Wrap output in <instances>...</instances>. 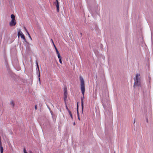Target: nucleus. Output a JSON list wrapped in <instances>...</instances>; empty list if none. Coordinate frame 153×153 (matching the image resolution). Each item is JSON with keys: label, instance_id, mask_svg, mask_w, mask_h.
Listing matches in <instances>:
<instances>
[{"label": "nucleus", "instance_id": "obj_1", "mask_svg": "<svg viewBox=\"0 0 153 153\" xmlns=\"http://www.w3.org/2000/svg\"><path fill=\"white\" fill-rule=\"evenodd\" d=\"M79 79L80 82V87L81 91L83 95V97H82L81 98V106L82 111L83 110V108L84 107L83 100L84 99V94L85 91V82L84 80L83 79V78L81 76H80L79 77Z\"/></svg>", "mask_w": 153, "mask_h": 153}, {"label": "nucleus", "instance_id": "obj_2", "mask_svg": "<svg viewBox=\"0 0 153 153\" xmlns=\"http://www.w3.org/2000/svg\"><path fill=\"white\" fill-rule=\"evenodd\" d=\"M102 105L106 112L107 110L111 111L109 101L107 99L104 98L102 100Z\"/></svg>", "mask_w": 153, "mask_h": 153}, {"label": "nucleus", "instance_id": "obj_3", "mask_svg": "<svg viewBox=\"0 0 153 153\" xmlns=\"http://www.w3.org/2000/svg\"><path fill=\"white\" fill-rule=\"evenodd\" d=\"M140 74H136L135 77L134 79V83L133 87L134 88H135L136 87H141L140 79Z\"/></svg>", "mask_w": 153, "mask_h": 153}, {"label": "nucleus", "instance_id": "obj_4", "mask_svg": "<svg viewBox=\"0 0 153 153\" xmlns=\"http://www.w3.org/2000/svg\"><path fill=\"white\" fill-rule=\"evenodd\" d=\"M16 20H11L9 23V25L10 27L15 26L16 24Z\"/></svg>", "mask_w": 153, "mask_h": 153}, {"label": "nucleus", "instance_id": "obj_5", "mask_svg": "<svg viewBox=\"0 0 153 153\" xmlns=\"http://www.w3.org/2000/svg\"><path fill=\"white\" fill-rule=\"evenodd\" d=\"M20 32L21 33V34L20 36H21V38L23 39L24 40V41H25V42H26V39H25V37L24 35L22 33V32L20 30H19V32H18V37L19 36V33Z\"/></svg>", "mask_w": 153, "mask_h": 153}, {"label": "nucleus", "instance_id": "obj_6", "mask_svg": "<svg viewBox=\"0 0 153 153\" xmlns=\"http://www.w3.org/2000/svg\"><path fill=\"white\" fill-rule=\"evenodd\" d=\"M56 2H54V4H55V6L56 7L57 11L58 12H59V2L58 1H56Z\"/></svg>", "mask_w": 153, "mask_h": 153}, {"label": "nucleus", "instance_id": "obj_7", "mask_svg": "<svg viewBox=\"0 0 153 153\" xmlns=\"http://www.w3.org/2000/svg\"><path fill=\"white\" fill-rule=\"evenodd\" d=\"M36 63L37 67V68H38V70H39V81L40 82V78H39V76H40L39 70V66H38V62H37V61H36Z\"/></svg>", "mask_w": 153, "mask_h": 153}, {"label": "nucleus", "instance_id": "obj_8", "mask_svg": "<svg viewBox=\"0 0 153 153\" xmlns=\"http://www.w3.org/2000/svg\"><path fill=\"white\" fill-rule=\"evenodd\" d=\"M10 104L12 106V108H13L14 107L15 103L13 100H12L10 101Z\"/></svg>", "mask_w": 153, "mask_h": 153}, {"label": "nucleus", "instance_id": "obj_9", "mask_svg": "<svg viewBox=\"0 0 153 153\" xmlns=\"http://www.w3.org/2000/svg\"><path fill=\"white\" fill-rule=\"evenodd\" d=\"M24 29H25V30L26 31L27 33V34L29 37L30 38V39H31V40H32V38H31V37L28 32V31L27 30L26 28V27H24Z\"/></svg>", "mask_w": 153, "mask_h": 153}, {"label": "nucleus", "instance_id": "obj_10", "mask_svg": "<svg viewBox=\"0 0 153 153\" xmlns=\"http://www.w3.org/2000/svg\"><path fill=\"white\" fill-rule=\"evenodd\" d=\"M67 95H64V101L66 103V102L67 101Z\"/></svg>", "mask_w": 153, "mask_h": 153}, {"label": "nucleus", "instance_id": "obj_11", "mask_svg": "<svg viewBox=\"0 0 153 153\" xmlns=\"http://www.w3.org/2000/svg\"><path fill=\"white\" fill-rule=\"evenodd\" d=\"M64 95H67V90L66 88H65L64 89Z\"/></svg>", "mask_w": 153, "mask_h": 153}, {"label": "nucleus", "instance_id": "obj_12", "mask_svg": "<svg viewBox=\"0 0 153 153\" xmlns=\"http://www.w3.org/2000/svg\"><path fill=\"white\" fill-rule=\"evenodd\" d=\"M11 18L12 19V20H15V15L14 14L11 15Z\"/></svg>", "mask_w": 153, "mask_h": 153}, {"label": "nucleus", "instance_id": "obj_13", "mask_svg": "<svg viewBox=\"0 0 153 153\" xmlns=\"http://www.w3.org/2000/svg\"><path fill=\"white\" fill-rule=\"evenodd\" d=\"M66 109H67V110H68V112H69V115H72L71 113V111L69 110V109H68V108L67 106H66Z\"/></svg>", "mask_w": 153, "mask_h": 153}, {"label": "nucleus", "instance_id": "obj_14", "mask_svg": "<svg viewBox=\"0 0 153 153\" xmlns=\"http://www.w3.org/2000/svg\"><path fill=\"white\" fill-rule=\"evenodd\" d=\"M57 54L58 55V57L59 59H60L62 58L59 53V54Z\"/></svg>", "mask_w": 153, "mask_h": 153}, {"label": "nucleus", "instance_id": "obj_15", "mask_svg": "<svg viewBox=\"0 0 153 153\" xmlns=\"http://www.w3.org/2000/svg\"><path fill=\"white\" fill-rule=\"evenodd\" d=\"M51 41H52V43H53V45H54V47H55V50H56V49H57V48H56V46H55V45H54V42H53V40L52 39H51Z\"/></svg>", "mask_w": 153, "mask_h": 153}, {"label": "nucleus", "instance_id": "obj_16", "mask_svg": "<svg viewBox=\"0 0 153 153\" xmlns=\"http://www.w3.org/2000/svg\"><path fill=\"white\" fill-rule=\"evenodd\" d=\"M78 109V105H77V115H79Z\"/></svg>", "mask_w": 153, "mask_h": 153}, {"label": "nucleus", "instance_id": "obj_17", "mask_svg": "<svg viewBox=\"0 0 153 153\" xmlns=\"http://www.w3.org/2000/svg\"><path fill=\"white\" fill-rule=\"evenodd\" d=\"M24 153H27V152L26 151V149L25 148H24Z\"/></svg>", "mask_w": 153, "mask_h": 153}, {"label": "nucleus", "instance_id": "obj_18", "mask_svg": "<svg viewBox=\"0 0 153 153\" xmlns=\"http://www.w3.org/2000/svg\"><path fill=\"white\" fill-rule=\"evenodd\" d=\"M59 61L60 63L62 64V61L61 60V59H59Z\"/></svg>", "mask_w": 153, "mask_h": 153}, {"label": "nucleus", "instance_id": "obj_19", "mask_svg": "<svg viewBox=\"0 0 153 153\" xmlns=\"http://www.w3.org/2000/svg\"><path fill=\"white\" fill-rule=\"evenodd\" d=\"M56 51L57 54H59V52L58 51L57 49H56Z\"/></svg>", "mask_w": 153, "mask_h": 153}, {"label": "nucleus", "instance_id": "obj_20", "mask_svg": "<svg viewBox=\"0 0 153 153\" xmlns=\"http://www.w3.org/2000/svg\"><path fill=\"white\" fill-rule=\"evenodd\" d=\"M52 118L53 119L54 118H55V119L56 118V115H52Z\"/></svg>", "mask_w": 153, "mask_h": 153}, {"label": "nucleus", "instance_id": "obj_21", "mask_svg": "<svg viewBox=\"0 0 153 153\" xmlns=\"http://www.w3.org/2000/svg\"><path fill=\"white\" fill-rule=\"evenodd\" d=\"M77 117H78V119L79 120H80V118L79 117V115H77Z\"/></svg>", "mask_w": 153, "mask_h": 153}, {"label": "nucleus", "instance_id": "obj_22", "mask_svg": "<svg viewBox=\"0 0 153 153\" xmlns=\"http://www.w3.org/2000/svg\"><path fill=\"white\" fill-rule=\"evenodd\" d=\"M35 110H36L37 109V107L36 105L35 106Z\"/></svg>", "mask_w": 153, "mask_h": 153}, {"label": "nucleus", "instance_id": "obj_23", "mask_svg": "<svg viewBox=\"0 0 153 153\" xmlns=\"http://www.w3.org/2000/svg\"><path fill=\"white\" fill-rule=\"evenodd\" d=\"M146 122L147 123H148V120L147 118H146Z\"/></svg>", "mask_w": 153, "mask_h": 153}, {"label": "nucleus", "instance_id": "obj_24", "mask_svg": "<svg viewBox=\"0 0 153 153\" xmlns=\"http://www.w3.org/2000/svg\"><path fill=\"white\" fill-rule=\"evenodd\" d=\"M71 118L72 119L73 118V115H70Z\"/></svg>", "mask_w": 153, "mask_h": 153}, {"label": "nucleus", "instance_id": "obj_25", "mask_svg": "<svg viewBox=\"0 0 153 153\" xmlns=\"http://www.w3.org/2000/svg\"><path fill=\"white\" fill-rule=\"evenodd\" d=\"M29 153H33L31 151H30Z\"/></svg>", "mask_w": 153, "mask_h": 153}, {"label": "nucleus", "instance_id": "obj_26", "mask_svg": "<svg viewBox=\"0 0 153 153\" xmlns=\"http://www.w3.org/2000/svg\"><path fill=\"white\" fill-rule=\"evenodd\" d=\"M75 122H74V125H75Z\"/></svg>", "mask_w": 153, "mask_h": 153}, {"label": "nucleus", "instance_id": "obj_27", "mask_svg": "<svg viewBox=\"0 0 153 153\" xmlns=\"http://www.w3.org/2000/svg\"><path fill=\"white\" fill-rule=\"evenodd\" d=\"M21 33L20 32V33H19V35H21Z\"/></svg>", "mask_w": 153, "mask_h": 153}, {"label": "nucleus", "instance_id": "obj_28", "mask_svg": "<svg viewBox=\"0 0 153 153\" xmlns=\"http://www.w3.org/2000/svg\"><path fill=\"white\" fill-rule=\"evenodd\" d=\"M135 123V120L134 119V123Z\"/></svg>", "mask_w": 153, "mask_h": 153}, {"label": "nucleus", "instance_id": "obj_29", "mask_svg": "<svg viewBox=\"0 0 153 153\" xmlns=\"http://www.w3.org/2000/svg\"><path fill=\"white\" fill-rule=\"evenodd\" d=\"M111 117H112V115H111Z\"/></svg>", "mask_w": 153, "mask_h": 153}, {"label": "nucleus", "instance_id": "obj_30", "mask_svg": "<svg viewBox=\"0 0 153 153\" xmlns=\"http://www.w3.org/2000/svg\"><path fill=\"white\" fill-rule=\"evenodd\" d=\"M58 1V0H56V1Z\"/></svg>", "mask_w": 153, "mask_h": 153}]
</instances>
